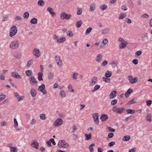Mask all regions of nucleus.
<instances>
[{
    "mask_svg": "<svg viewBox=\"0 0 152 152\" xmlns=\"http://www.w3.org/2000/svg\"><path fill=\"white\" fill-rule=\"evenodd\" d=\"M67 35L69 37H71L74 35L72 31H68V33L67 34Z\"/></svg>",
    "mask_w": 152,
    "mask_h": 152,
    "instance_id": "nucleus-62",
    "label": "nucleus"
},
{
    "mask_svg": "<svg viewBox=\"0 0 152 152\" xmlns=\"http://www.w3.org/2000/svg\"><path fill=\"white\" fill-rule=\"evenodd\" d=\"M71 76L74 80H75L77 79V78L78 74L76 72H73Z\"/></svg>",
    "mask_w": 152,
    "mask_h": 152,
    "instance_id": "nucleus-33",
    "label": "nucleus"
},
{
    "mask_svg": "<svg viewBox=\"0 0 152 152\" xmlns=\"http://www.w3.org/2000/svg\"><path fill=\"white\" fill-rule=\"evenodd\" d=\"M118 102V101L116 99H114L112 100L111 102V104L112 105H115Z\"/></svg>",
    "mask_w": 152,
    "mask_h": 152,
    "instance_id": "nucleus-55",
    "label": "nucleus"
},
{
    "mask_svg": "<svg viewBox=\"0 0 152 152\" xmlns=\"http://www.w3.org/2000/svg\"><path fill=\"white\" fill-rule=\"evenodd\" d=\"M92 29L93 28L91 27H89L86 30L85 32L86 34L87 35L89 34Z\"/></svg>",
    "mask_w": 152,
    "mask_h": 152,
    "instance_id": "nucleus-42",
    "label": "nucleus"
},
{
    "mask_svg": "<svg viewBox=\"0 0 152 152\" xmlns=\"http://www.w3.org/2000/svg\"><path fill=\"white\" fill-rule=\"evenodd\" d=\"M25 74L28 76H31L32 75L33 72L31 70H27L25 71Z\"/></svg>",
    "mask_w": 152,
    "mask_h": 152,
    "instance_id": "nucleus-29",
    "label": "nucleus"
},
{
    "mask_svg": "<svg viewBox=\"0 0 152 152\" xmlns=\"http://www.w3.org/2000/svg\"><path fill=\"white\" fill-rule=\"evenodd\" d=\"M108 118V116L107 115L104 114L102 115L100 117V119L103 121H105Z\"/></svg>",
    "mask_w": 152,
    "mask_h": 152,
    "instance_id": "nucleus-21",
    "label": "nucleus"
},
{
    "mask_svg": "<svg viewBox=\"0 0 152 152\" xmlns=\"http://www.w3.org/2000/svg\"><path fill=\"white\" fill-rule=\"evenodd\" d=\"M17 32V29L16 26L13 25L12 26L10 29L9 36L11 37L14 36L16 35Z\"/></svg>",
    "mask_w": 152,
    "mask_h": 152,
    "instance_id": "nucleus-3",
    "label": "nucleus"
},
{
    "mask_svg": "<svg viewBox=\"0 0 152 152\" xmlns=\"http://www.w3.org/2000/svg\"><path fill=\"white\" fill-rule=\"evenodd\" d=\"M85 140H89L91 138V134H85Z\"/></svg>",
    "mask_w": 152,
    "mask_h": 152,
    "instance_id": "nucleus-46",
    "label": "nucleus"
},
{
    "mask_svg": "<svg viewBox=\"0 0 152 152\" xmlns=\"http://www.w3.org/2000/svg\"><path fill=\"white\" fill-rule=\"evenodd\" d=\"M45 3L44 1L42 0H39L38 2V4L40 6H42L44 5Z\"/></svg>",
    "mask_w": 152,
    "mask_h": 152,
    "instance_id": "nucleus-52",
    "label": "nucleus"
},
{
    "mask_svg": "<svg viewBox=\"0 0 152 152\" xmlns=\"http://www.w3.org/2000/svg\"><path fill=\"white\" fill-rule=\"evenodd\" d=\"M29 81L30 84L32 85H35L37 83V82L36 80L34 77L33 76H31L29 78Z\"/></svg>",
    "mask_w": 152,
    "mask_h": 152,
    "instance_id": "nucleus-15",
    "label": "nucleus"
},
{
    "mask_svg": "<svg viewBox=\"0 0 152 152\" xmlns=\"http://www.w3.org/2000/svg\"><path fill=\"white\" fill-rule=\"evenodd\" d=\"M126 111L128 113L133 114L135 113V110H134L128 109L126 110Z\"/></svg>",
    "mask_w": 152,
    "mask_h": 152,
    "instance_id": "nucleus-47",
    "label": "nucleus"
},
{
    "mask_svg": "<svg viewBox=\"0 0 152 152\" xmlns=\"http://www.w3.org/2000/svg\"><path fill=\"white\" fill-rule=\"evenodd\" d=\"M54 73L53 72H50L48 75V78L50 80H52L53 78Z\"/></svg>",
    "mask_w": 152,
    "mask_h": 152,
    "instance_id": "nucleus-39",
    "label": "nucleus"
},
{
    "mask_svg": "<svg viewBox=\"0 0 152 152\" xmlns=\"http://www.w3.org/2000/svg\"><path fill=\"white\" fill-rule=\"evenodd\" d=\"M32 53L37 58H38L40 56V52L39 49L38 48H34L33 50Z\"/></svg>",
    "mask_w": 152,
    "mask_h": 152,
    "instance_id": "nucleus-7",
    "label": "nucleus"
},
{
    "mask_svg": "<svg viewBox=\"0 0 152 152\" xmlns=\"http://www.w3.org/2000/svg\"><path fill=\"white\" fill-rule=\"evenodd\" d=\"M30 23L32 24H36L37 23V20L36 18H34L30 20Z\"/></svg>",
    "mask_w": 152,
    "mask_h": 152,
    "instance_id": "nucleus-37",
    "label": "nucleus"
},
{
    "mask_svg": "<svg viewBox=\"0 0 152 152\" xmlns=\"http://www.w3.org/2000/svg\"><path fill=\"white\" fill-rule=\"evenodd\" d=\"M130 137L129 136H124L123 138V140L124 141H127L130 140Z\"/></svg>",
    "mask_w": 152,
    "mask_h": 152,
    "instance_id": "nucleus-50",
    "label": "nucleus"
},
{
    "mask_svg": "<svg viewBox=\"0 0 152 152\" xmlns=\"http://www.w3.org/2000/svg\"><path fill=\"white\" fill-rule=\"evenodd\" d=\"M102 55L101 54H98L96 56L95 60L97 62H100L102 59Z\"/></svg>",
    "mask_w": 152,
    "mask_h": 152,
    "instance_id": "nucleus-19",
    "label": "nucleus"
},
{
    "mask_svg": "<svg viewBox=\"0 0 152 152\" xmlns=\"http://www.w3.org/2000/svg\"><path fill=\"white\" fill-rule=\"evenodd\" d=\"M124 107H117L116 106H114L112 109V110L117 113L121 114L125 110Z\"/></svg>",
    "mask_w": 152,
    "mask_h": 152,
    "instance_id": "nucleus-2",
    "label": "nucleus"
},
{
    "mask_svg": "<svg viewBox=\"0 0 152 152\" xmlns=\"http://www.w3.org/2000/svg\"><path fill=\"white\" fill-rule=\"evenodd\" d=\"M137 148H132L130 149L129 151V152H136Z\"/></svg>",
    "mask_w": 152,
    "mask_h": 152,
    "instance_id": "nucleus-64",
    "label": "nucleus"
},
{
    "mask_svg": "<svg viewBox=\"0 0 152 152\" xmlns=\"http://www.w3.org/2000/svg\"><path fill=\"white\" fill-rule=\"evenodd\" d=\"M72 129L73 130L72 131V132L74 133L77 129V126L75 124L72 127Z\"/></svg>",
    "mask_w": 152,
    "mask_h": 152,
    "instance_id": "nucleus-57",
    "label": "nucleus"
},
{
    "mask_svg": "<svg viewBox=\"0 0 152 152\" xmlns=\"http://www.w3.org/2000/svg\"><path fill=\"white\" fill-rule=\"evenodd\" d=\"M95 9V4L94 3L91 4L90 6L89 10L91 12H92Z\"/></svg>",
    "mask_w": 152,
    "mask_h": 152,
    "instance_id": "nucleus-30",
    "label": "nucleus"
},
{
    "mask_svg": "<svg viewBox=\"0 0 152 152\" xmlns=\"http://www.w3.org/2000/svg\"><path fill=\"white\" fill-rule=\"evenodd\" d=\"M66 41V39L64 37H61L57 40L56 42L58 43H61L64 42Z\"/></svg>",
    "mask_w": 152,
    "mask_h": 152,
    "instance_id": "nucleus-28",
    "label": "nucleus"
},
{
    "mask_svg": "<svg viewBox=\"0 0 152 152\" xmlns=\"http://www.w3.org/2000/svg\"><path fill=\"white\" fill-rule=\"evenodd\" d=\"M14 96L17 99L19 102L23 100L25 98L24 96H21L20 97L19 94L17 92H15L14 93Z\"/></svg>",
    "mask_w": 152,
    "mask_h": 152,
    "instance_id": "nucleus-18",
    "label": "nucleus"
},
{
    "mask_svg": "<svg viewBox=\"0 0 152 152\" xmlns=\"http://www.w3.org/2000/svg\"><path fill=\"white\" fill-rule=\"evenodd\" d=\"M59 95L61 97L64 98L66 96V93L64 90H61L59 92Z\"/></svg>",
    "mask_w": 152,
    "mask_h": 152,
    "instance_id": "nucleus-24",
    "label": "nucleus"
},
{
    "mask_svg": "<svg viewBox=\"0 0 152 152\" xmlns=\"http://www.w3.org/2000/svg\"><path fill=\"white\" fill-rule=\"evenodd\" d=\"M97 78L96 77H94L89 82V84L90 86L95 85L97 82Z\"/></svg>",
    "mask_w": 152,
    "mask_h": 152,
    "instance_id": "nucleus-10",
    "label": "nucleus"
},
{
    "mask_svg": "<svg viewBox=\"0 0 152 152\" xmlns=\"http://www.w3.org/2000/svg\"><path fill=\"white\" fill-rule=\"evenodd\" d=\"M112 72L108 70L106 72L104 76L105 77L109 78L110 77L112 76Z\"/></svg>",
    "mask_w": 152,
    "mask_h": 152,
    "instance_id": "nucleus-25",
    "label": "nucleus"
},
{
    "mask_svg": "<svg viewBox=\"0 0 152 152\" xmlns=\"http://www.w3.org/2000/svg\"><path fill=\"white\" fill-rule=\"evenodd\" d=\"M40 118L42 120H45L46 118V116L45 114L42 113L40 115Z\"/></svg>",
    "mask_w": 152,
    "mask_h": 152,
    "instance_id": "nucleus-44",
    "label": "nucleus"
},
{
    "mask_svg": "<svg viewBox=\"0 0 152 152\" xmlns=\"http://www.w3.org/2000/svg\"><path fill=\"white\" fill-rule=\"evenodd\" d=\"M12 144H10L8 145L7 147L10 148L11 152H17L18 149L16 147H12Z\"/></svg>",
    "mask_w": 152,
    "mask_h": 152,
    "instance_id": "nucleus-14",
    "label": "nucleus"
},
{
    "mask_svg": "<svg viewBox=\"0 0 152 152\" xmlns=\"http://www.w3.org/2000/svg\"><path fill=\"white\" fill-rule=\"evenodd\" d=\"M107 6L106 4L102 5L100 7V9L102 10H104L107 8Z\"/></svg>",
    "mask_w": 152,
    "mask_h": 152,
    "instance_id": "nucleus-54",
    "label": "nucleus"
},
{
    "mask_svg": "<svg viewBox=\"0 0 152 152\" xmlns=\"http://www.w3.org/2000/svg\"><path fill=\"white\" fill-rule=\"evenodd\" d=\"M20 42L17 40L12 41L10 44L9 48L12 49H15L18 48L20 46Z\"/></svg>",
    "mask_w": 152,
    "mask_h": 152,
    "instance_id": "nucleus-1",
    "label": "nucleus"
},
{
    "mask_svg": "<svg viewBox=\"0 0 152 152\" xmlns=\"http://www.w3.org/2000/svg\"><path fill=\"white\" fill-rule=\"evenodd\" d=\"M29 13L28 12H25L23 15V18L26 19H28L29 16Z\"/></svg>",
    "mask_w": 152,
    "mask_h": 152,
    "instance_id": "nucleus-38",
    "label": "nucleus"
},
{
    "mask_svg": "<svg viewBox=\"0 0 152 152\" xmlns=\"http://www.w3.org/2000/svg\"><path fill=\"white\" fill-rule=\"evenodd\" d=\"M110 29L109 28H106L103 29L102 31V33L103 34H106L108 33L110 31Z\"/></svg>",
    "mask_w": 152,
    "mask_h": 152,
    "instance_id": "nucleus-32",
    "label": "nucleus"
},
{
    "mask_svg": "<svg viewBox=\"0 0 152 152\" xmlns=\"http://www.w3.org/2000/svg\"><path fill=\"white\" fill-rule=\"evenodd\" d=\"M68 88L69 92H74V90L72 88V86L71 84H69L68 86Z\"/></svg>",
    "mask_w": 152,
    "mask_h": 152,
    "instance_id": "nucleus-49",
    "label": "nucleus"
},
{
    "mask_svg": "<svg viewBox=\"0 0 152 152\" xmlns=\"http://www.w3.org/2000/svg\"><path fill=\"white\" fill-rule=\"evenodd\" d=\"M77 14L78 15H80L82 13V9L80 7H78L77 9Z\"/></svg>",
    "mask_w": 152,
    "mask_h": 152,
    "instance_id": "nucleus-45",
    "label": "nucleus"
},
{
    "mask_svg": "<svg viewBox=\"0 0 152 152\" xmlns=\"http://www.w3.org/2000/svg\"><path fill=\"white\" fill-rule=\"evenodd\" d=\"M152 102V101L151 100H148L146 101V103L148 106H150Z\"/></svg>",
    "mask_w": 152,
    "mask_h": 152,
    "instance_id": "nucleus-60",
    "label": "nucleus"
},
{
    "mask_svg": "<svg viewBox=\"0 0 152 152\" xmlns=\"http://www.w3.org/2000/svg\"><path fill=\"white\" fill-rule=\"evenodd\" d=\"M1 126H6L7 124V123L5 121H2L0 123Z\"/></svg>",
    "mask_w": 152,
    "mask_h": 152,
    "instance_id": "nucleus-58",
    "label": "nucleus"
},
{
    "mask_svg": "<svg viewBox=\"0 0 152 152\" xmlns=\"http://www.w3.org/2000/svg\"><path fill=\"white\" fill-rule=\"evenodd\" d=\"M95 145V144L94 143H92L90 145L89 149L90 152H92L94 151V149L93 147Z\"/></svg>",
    "mask_w": 152,
    "mask_h": 152,
    "instance_id": "nucleus-43",
    "label": "nucleus"
},
{
    "mask_svg": "<svg viewBox=\"0 0 152 152\" xmlns=\"http://www.w3.org/2000/svg\"><path fill=\"white\" fill-rule=\"evenodd\" d=\"M58 146L59 147L66 148L69 146V144L64 140H60L58 143Z\"/></svg>",
    "mask_w": 152,
    "mask_h": 152,
    "instance_id": "nucleus-6",
    "label": "nucleus"
},
{
    "mask_svg": "<svg viewBox=\"0 0 152 152\" xmlns=\"http://www.w3.org/2000/svg\"><path fill=\"white\" fill-rule=\"evenodd\" d=\"M45 86L44 84H42L39 87L38 90L40 91L44 95L46 94L47 93V92L45 89Z\"/></svg>",
    "mask_w": 152,
    "mask_h": 152,
    "instance_id": "nucleus-9",
    "label": "nucleus"
},
{
    "mask_svg": "<svg viewBox=\"0 0 152 152\" xmlns=\"http://www.w3.org/2000/svg\"><path fill=\"white\" fill-rule=\"evenodd\" d=\"M82 24V22L81 20H80L78 21L76 24V26L77 27L79 28L80 27Z\"/></svg>",
    "mask_w": 152,
    "mask_h": 152,
    "instance_id": "nucleus-51",
    "label": "nucleus"
},
{
    "mask_svg": "<svg viewBox=\"0 0 152 152\" xmlns=\"http://www.w3.org/2000/svg\"><path fill=\"white\" fill-rule=\"evenodd\" d=\"M125 21L126 23H132L131 20L130 19L128 18H126L125 19Z\"/></svg>",
    "mask_w": 152,
    "mask_h": 152,
    "instance_id": "nucleus-61",
    "label": "nucleus"
},
{
    "mask_svg": "<svg viewBox=\"0 0 152 152\" xmlns=\"http://www.w3.org/2000/svg\"><path fill=\"white\" fill-rule=\"evenodd\" d=\"M55 59L57 65L61 67L62 66L63 62L60 56L58 55L56 56Z\"/></svg>",
    "mask_w": 152,
    "mask_h": 152,
    "instance_id": "nucleus-4",
    "label": "nucleus"
},
{
    "mask_svg": "<svg viewBox=\"0 0 152 152\" xmlns=\"http://www.w3.org/2000/svg\"><path fill=\"white\" fill-rule=\"evenodd\" d=\"M31 145L32 147L35 148H38L39 147V143L35 140H34L32 142Z\"/></svg>",
    "mask_w": 152,
    "mask_h": 152,
    "instance_id": "nucleus-17",
    "label": "nucleus"
},
{
    "mask_svg": "<svg viewBox=\"0 0 152 152\" xmlns=\"http://www.w3.org/2000/svg\"><path fill=\"white\" fill-rule=\"evenodd\" d=\"M93 117L94 118V121L96 124H98L99 123V114L98 113H95L93 114Z\"/></svg>",
    "mask_w": 152,
    "mask_h": 152,
    "instance_id": "nucleus-12",
    "label": "nucleus"
},
{
    "mask_svg": "<svg viewBox=\"0 0 152 152\" xmlns=\"http://www.w3.org/2000/svg\"><path fill=\"white\" fill-rule=\"evenodd\" d=\"M127 42L126 41H124V42H120L119 44V48H125L126 46Z\"/></svg>",
    "mask_w": 152,
    "mask_h": 152,
    "instance_id": "nucleus-22",
    "label": "nucleus"
},
{
    "mask_svg": "<svg viewBox=\"0 0 152 152\" xmlns=\"http://www.w3.org/2000/svg\"><path fill=\"white\" fill-rule=\"evenodd\" d=\"M72 17V15L71 14H66L64 12H62L60 14V18L62 20L64 19L69 20Z\"/></svg>",
    "mask_w": 152,
    "mask_h": 152,
    "instance_id": "nucleus-5",
    "label": "nucleus"
},
{
    "mask_svg": "<svg viewBox=\"0 0 152 152\" xmlns=\"http://www.w3.org/2000/svg\"><path fill=\"white\" fill-rule=\"evenodd\" d=\"M14 56L17 58L19 59L20 58L21 55L20 54L18 53H15L14 54Z\"/></svg>",
    "mask_w": 152,
    "mask_h": 152,
    "instance_id": "nucleus-48",
    "label": "nucleus"
},
{
    "mask_svg": "<svg viewBox=\"0 0 152 152\" xmlns=\"http://www.w3.org/2000/svg\"><path fill=\"white\" fill-rule=\"evenodd\" d=\"M34 61L32 59L30 60L27 61V67L30 66L33 63Z\"/></svg>",
    "mask_w": 152,
    "mask_h": 152,
    "instance_id": "nucleus-41",
    "label": "nucleus"
},
{
    "mask_svg": "<svg viewBox=\"0 0 152 152\" xmlns=\"http://www.w3.org/2000/svg\"><path fill=\"white\" fill-rule=\"evenodd\" d=\"M128 80L131 84H133L135 83L138 81V78L137 77L133 78L132 76L130 75L128 77Z\"/></svg>",
    "mask_w": 152,
    "mask_h": 152,
    "instance_id": "nucleus-11",
    "label": "nucleus"
},
{
    "mask_svg": "<svg viewBox=\"0 0 152 152\" xmlns=\"http://www.w3.org/2000/svg\"><path fill=\"white\" fill-rule=\"evenodd\" d=\"M36 120L35 119H32L30 121V123L31 125H33L36 122Z\"/></svg>",
    "mask_w": 152,
    "mask_h": 152,
    "instance_id": "nucleus-63",
    "label": "nucleus"
},
{
    "mask_svg": "<svg viewBox=\"0 0 152 152\" xmlns=\"http://www.w3.org/2000/svg\"><path fill=\"white\" fill-rule=\"evenodd\" d=\"M63 121L62 119L57 118L54 122L53 125L55 126H58L61 125L63 123Z\"/></svg>",
    "mask_w": 152,
    "mask_h": 152,
    "instance_id": "nucleus-8",
    "label": "nucleus"
},
{
    "mask_svg": "<svg viewBox=\"0 0 152 152\" xmlns=\"http://www.w3.org/2000/svg\"><path fill=\"white\" fill-rule=\"evenodd\" d=\"M22 20V18L19 15H17L15 16L14 18V20L15 21L18 20L21 21Z\"/></svg>",
    "mask_w": 152,
    "mask_h": 152,
    "instance_id": "nucleus-40",
    "label": "nucleus"
},
{
    "mask_svg": "<svg viewBox=\"0 0 152 152\" xmlns=\"http://www.w3.org/2000/svg\"><path fill=\"white\" fill-rule=\"evenodd\" d=\"M108 63L107 61L104 60L103 61L101 64V66H104L106 65Z\"/></svg>",
    "mask_w": 152,
    "mask_h": 152,
    "instance_id": "nucleus-56",
    "label": "nucleus"
},
{
    "mask_svg": "<svg viewBox=\"0 0 152 152\" xmlns=\"http://www.w3.org/2000/svg\"><path fill=\"white\" fill-rule=\"evenodd\" d=\"M151 115L150 113H148L146 115V121L148 122H151L152 121L151 118Z\"/></svg>",
    "mask_w": 152,
    "mask_h": 152,
    "instance_id": "nucleus-23",
    "label": "nucleus"
},
{
    "mask_svg": "<svg viewBox=\"0 0 152 152\" xmlns=\"http://www.w3.org/2000/svg\"><path fill=\"white\" fill-rule=\"evenodd\" d=\"M11 74L12 77L16 78L21 79L22 78L21 76L18 73L15 72H12Z\"/></svg>",
    "mask_w": 152,
    "mask_h": 152,
    "instance_id": "nucleus-13",
    "label": "nucleus"
},
{
    "mask_svg": "<svg viewBox=\"0 0 152 152\" xmlns=\"http://www.w3.org/2000/svg\"><path fill=\"white\" fill-rule=\"evenodd\" d=\"M14 121V126L15 127H17L18 126V122L15 118H14L13 119Z\"/></svg>",
    "mask_w": 152,
    "mask_h": 152,
    "instance_id": "nucleus-53",
    "label": "nucleus"
},
{
    "mask_svg": "<svg viewBox=\"0 0 152 152\" xmlns=\"http://www.w3.org/2000/svg\"><path fill=\"white\" fill-rule=\"evenodd\" d=\"M38 78L39 81H42L43 80L42 78V76H43V73L42 72H39L38 73Z\"/></svg>",
    "mask_w": 152,
    "mask_h": 152,
    "instance_id": "nucleus-36",
    "label": "nucleus"
},
{
    "mask_svg": "<svg viewBox=\"0 0 152 152\" xmlns=\"http://www.w3.org/2000/svg\"><path fill=\"white\" fill-rule=\"evenodd\" d=\"M100 88V86L99 85H96L94 87V90L92 91V92H94L98 90Z\"/></svg>",
    "mask_w": 152,
    "mask_h": 152,
    "instance_id": "nucleus-59",
    "label": "nucleus"
},
{
    "mask_svg": "<svg viewBox=\"0 0 152 152\" xmlns=\"http://www.w3.org/2000/svg\"><path fill=\"white\" fill-rule=\"evenodd\" d=\"M30 94L32 97H35L37 95V93L34 89L32 88L31 90Z\"/></svg>",
    "mask_w": 152,
    "mask_h": 152,
    "instance_id": "nucleus-26",
    "label": "nucleus"
},
{
    "mask_svg": "<svg viewBox=\"0 0 152 152\" xmlns=\"http://www.w3.org/2000/svg\"><path fill=\"white\" fill-rule=\"evenodd\" d=\"M117 92L116 91H112L109 95V97L111 99H113L115 98L117 95Z\"/></svg>",
    "mask_w": 152,
    "mask_h": 152,
    "instance_id": "nucleus-16",
    "label": "nucleus"
},
{
    "mask_svg": "<svg viewBox=\"0 0 152 152\" xmlns=\"http://www.w3.org/2000/svg\"><path fill=\"white\" fill-rule=\"evenodd\" d=\"M47 11L49 12L52 17L56 15V13L53 11V9L51 7H49L48 8Z\"/></svg>",
    "mask_w": 152,
    "mask_h": 152,
    "instance_id": "nucleus-20",
    "label": "nucleus"
},
{
    "mask_svg": "<svg viewBox=\"0 0 152 152\" xmlns=\"http://www.w3.org/2000/svg\"><path fill=\"white\" fill-rule=\"evenodd\" d=\"M126 16V15L125 13H121L118 17L119 19L122 20L125 18Z\"/></svg>",
    "mask_w": 152,
    "mask_h": 152,
    "instance_id": "nucleus-31",
    "label": "nucleus"
},
{
    "mask_svg": "<svg viewBox=\"0 0 152 152\" xmlns=\"http://www.w3.org/2000/svg\"><path fill=\"white\" fill-rule=\"evenodd\" d=\"M102 79L103 81L107 83H110V78L104 77H102Z\"/></svg>",
    "mask_w": 152,
    "mask_h": 152,
    "instance_id": "nucleus-35",
    "label": "nucleus"
},
{
    "mask_svg": "<svg viewBox=\"0 0 152 152\" xmlns=\"http://www.w3.org/2000/svg\"><path fill=\"white\" fill-rule=\"evenodd\" d=\"M137 101V99L136 98H134L132 99L129 101L127 103V104H132L134 103Z\"/></svg>",
    "mask_w": 152,
    "mask_h": 152,
    "instance_id": "nucleus-34",
    "label": "nucleus"
},
{
    "mask_svg": "<svg viewBox=\"0 0 152 152\" xmlns=\"http://www.w3.org/2000/svg\"><path fill=\"white\" fill-rule=\"evenodd\" d=\"M141 39L142 40L145 41L148 39L147 34L146 33L142 34L141 36Z\"/></svg>",
    "mask_w": 152,
    "mask_h": 152,
    "instance_id": "nucleus-27",
    "label": "nucleus"
}]
</instances>
